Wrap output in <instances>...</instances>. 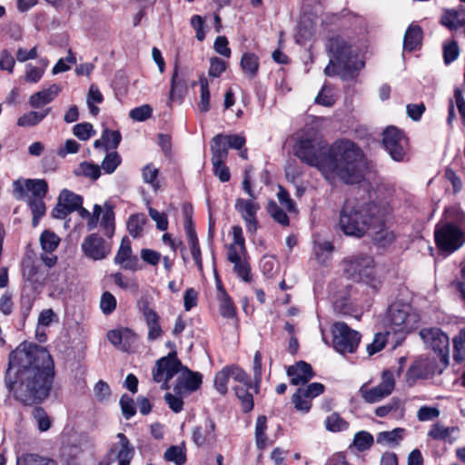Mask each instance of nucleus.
<instances>
[{
	"mask_svg": "<svg viewBox=\"0 0 465 465\" xmlns=\"http://www.w3.org/2000/svg\"><path fill=\"white\" fill-rule=\"evenodd\" d=\"M294 154L306 164L316 167L331 183L336 180L356 183L362 178V153L352 142L338 141L328 147L317 131L310 130L299 137Z\"/></svg>",
	"mask_w": 465,
	"mask_h": 465,
	"instance_id": "obj_1",
	"label": "nucleus"
},
{
	"mask_svg": "<svg viewBox=\"0 0 465 465\" xmlns=\"http://www.w3.org/2000/svg\"><path fill=\"white\" fill-rule=\"evenodd\" d=\"M54 362L49 352L34 344H21L9 355L6 389L25 405L44 401L50 393Z\"/></svg>",
	"mask_w": 465,
	"mask_h": 465,
	"instance_id": "obj_2",
	"label": "nucleus"
},
{
	"mask_svg": "<svg viewBox=\"0 0 465 465\" xmlns=\"http://www.w3.org/2000/svg\"><path fill=\"white\" fill-rule=\"evenodd\" d=\"M379 208L380 202L363 203L348 200L341 213V229L346 235L363 236L369 231Z\"/></svg>",
	"mask_w": 465,
	"mask_h": 465,
	"instance_id": "obj_3",
	"label": "nucleus"
},
{
	"mask_svg": "<svg viewBox=\"0 0 465 465\" xmlns=\"http://www.w3.org/2000/svg\"><path fill=\"white\" fill-rule=\"evenodd\" d=\"M327 48L331 54L329 64L324 73L329 75L337 74V67L346 71L360 70L364 64L357 59L358 48L348 44L343 38L332 37L329 39Z\"/></svg>",
	"mask_w": 465,
	"mask_h": 465,
	"instance_id": "obj_4",
	"label": "nucleus"
},
{
	"mask_svg": "<svg viewBox=\"0 0 465 465\" xmlns=\"http://www.w3.org/2000/svg\"><path fill=\"white\" fill-rule=\"evenodd\" d=\"M385 322L394 332H410L417 328L420 315L410 304L394 302L388 309Z\"/></svg>",
	"mask_w": 465,
	"mask_h": 465,
	"instance_id": "obj_5",
	"label": "nucleus"
},
{
	"mask_svg": "<svg viewBox=\"0 0 465 465\" xmlns=\"http://www.w3.org/2000/svg\"><path fill=\"white\" fill-rule=\"evenodd\" d=\"M343 271L349 278L362 282L374 289L380 284L374 261L371 256L360 254L345 260Z\"/></svg>",
	"mask_w": 465,
	"mask_h": 465,
	"instance_id": "obj_6",
	"label": "nucleus"
},
{
	"mask_svg": "<svg viewBox=\"0 0 465 465\" xmlns=\"http://www.w3.org/2000/svg\"><path fill=\"white\" fill-rule=\"evenodd\" d=\"M391 213V206L385 202H380V208L377 209L376 216L371 222V227L368 232L373 242L378 246H388L396 239L394 232L390 229L389 225Z\"/></svg>",
	"mask_w": 465,
	"mask_h": 465,
	"instance_id": "obj_7",
	"label": "nucleus"
},
{
	"mask_svg": "<svg viewBox=\"0 0 465 465\" xmlns=\"http://www.w3.org/2000/svg\"><path fill=\"white\" fill-rule=\"evenodd\" d=\"M435 242L438 248L448 253L460 249L465 242V235L460 227L445 223L438 224L434 232Z\"/></svg>",
	"mask_w": 465,
	"mask_h": 465,
	"instance_id": "obj_8",
	"label": "nucleus"
},
{
	"mask_svg": "<svg viewBox=\"0 0 465 465\" xmlns=\"http://www.w3.org/2000/svg\"><path fill=\"white\" fill-rule=\"evenodd\" d=\"M182 367L176 352L172 351L155 362L152 371L153 380L156 383H161L162 390H168L169 381L179 374Z\"/></svg>",
	"mask_w": 465,
	"mask_h": 465,
	"instance_id": "obj_9",
	"label": "nucleus"
},
{
	"mask_svg": "<svg viewBox=\"0 0 465 465\" xmlns=\"http://www.w3.org/2000/svg\"><path fill=\"white\" fill-rule=\"evenodd\" d=\"M332 345L341 354L353 353L359 346L361 335L342 322L332 325Z\"/></svg>",
	"mask_w": 465,
	"mask_h": 465,
	"instance_id": "obj_10",
	"label": "nucleus"
},
{
	"mask_svg": "<svg viewBox=\"0 0 465 465\" xmlns=\"http://www.w3.org/2000/svg\"><path fill=\"white\" fill-rule=\"evenodd\" d=\"M395 387V380L393 373L385 370L381 374V381L375 387L369 388L367 384H363L360 388L361 398L368 403H376L389 396Z\"/></svg>",
	"mask_w": 465,
	"mask_h": 465,
	"instance_id": "obj_11",
	"label": "nucleus"
},
{
	"mask_svg": "<svg viewBox=\"0 0 465 465\" xmlns=\"http://www.w3.org/2000/svg\"><path fill=\"white\" fill-rule=\"evenodd\" d=\"M14 195L17 200L44 199L48 192V184L44 179H17L13 182Z\"/></svg>",
	"mask_w": 465,
	"mask_h": 465,
	"instance_id": "obj_12",
	"label": "nucleus"
},
{
	"mask_svg": "<svg viewBox=\"0 0 465 465\" xmlns=\"http://www.w3.org/2000/svg\"><path fill=\"white\" fill-rule=\"evenodd\" d=\"M383 145L394 161H402L407 152L408 140L401 131L391 126L383 132Z\"/></svg>",
	"mask_w": 465,
	"mask_h": 465,
	"instance_id": "obj_13",
	"label": "nucleus"
},
{
	"mask_svg": "<svg viewBox=\"0 0 465 465\" xmlns=\"http://www.w3.org/2000/svg\"><path fill=\"white\" fill-rule=\"evenodd\" d=\"M421 339L440 356V360L448 363L450 352L449 337L437 328L423 329L420 331Z\"/></svg>",
	"mask_w": 465,
	"mask_h": 465,
	"instance_id": "obj_14",
	"label": "nucleus"
},
{
	"mask_svg": "<svg viewBox=\"0 0 465 465\" xmlns=\"http://www.w3.org/2000/svg\"><path fill=\"white\" fill-rule=\"evenodd\" d=\"M230 378L243 385L250 383L248 374L240 366L235 364L224 366L214 377V387L222 395L227 393Z\"/></svg>",
	"mask_w": 465,
	"mask_h": 465,
	"instance_id": "obj_15",
	"label": "nucleus"
},
{
	"mask_svg": "<svg viewBox=\"0 0 465 465\" xmlns=\"http://www.w3.org/2000/svg\"><path fill=\"white\" fill-rule=\"evenodd\" d=\"M324 391V385L312 382L305 388H299L292 397V402L298 411L308 412L312 408V400Z\"/></svg>",
	"mask_w": 465,
	"mask_h": 465,
	"instance_id": "obj_16",
	"label": "nucleus"
},
{
	"mask_svg": "<svg viewBox=\"0 0 465 465\" xmlns=\"http://www.w3.org/2000/svg\"><path fill=\"white\" fill-rule=\"evenodd\" d=\"M234 208L245 222L247 232L251 233L255 232L258 227L256 214L261 209L256 199L237 198Z\"/></svg>",
	"mask_w": 465,
	"mask_h": 465,
	"instance_id": "obj_17",
	"label": "nucleus"
},
{
	"mask_svg": "<svg viewBox=\"0 0 465 465\" xmlns=\"http://www.w3.org/2000/svg\"><path fill=\"white\" fill-rule=\"evenodd\" d=\"M84 253L94 260L104 259L111 252V246L101 236L92 233L84 238L82 243Z\"/></svg>",
	"mask_w": 465,
	"mask_h": 465,
	"instance_id": "obj_18",
	"label": "nucleus"
},
{
	"mask_svg": "<svg viewBox=\"0 0 465 465\" xmlns=\"http://www.w3.org/2000/svg\"><path fill=\"white\" fill-rule=\"evenodd\" d=\"M137 307L139 312L143 314L148 328L147 339L149 341H154L160 338L163 334V331L160 326V317L157 312L150 307L148 301L145 299H141L137 302Z\"/></svg>",
	"mask_w": 465,
	"mask_h": 465,
	"instance_id": "obj_19",
	"label": "nucleus"
},
{
	"mask_svg": "<svg viewBox=\"0 0 465 465\" xmlns=\"http://www.w3.org/2000/svg\"><path fill=\"white\" fill-rule=\"evenodd\" d=\"M116 439L117 442L109 450V457L117 461L118 465H129L134 455V449L124 433H118Z\"/></svg>",
	"mask_w": 465,
	"mask_h": 465,
	"instance_id": "obj_20",
	"label": "nucleus"
},
{
	"mask_svg": "<svg viewBox=\"0 0 465 465\" xmlns=\"http://www.w3.org/2000/svg\"><path fill=\"white\" fill-rule=\"evenodd\" d=\"M202 383V375L190 371L187 367H182L176 378L173 391L176 394L192 392L196 391Z\"/></svg>",
	"mask_w": 465,
	"mask_h": 465,
	"instance_id": "obj_21",
	"label": "nucleus"
},
{
	"mask_svg": "<svg viewBox=\"0 0 465 465\" xmlns=\"http://www.w3.org/2000/svg\"><path fill=\"white\" fill-rule=\"evenodd\" d=\"M192 438L198 447L213 445L216 440L214 421L209 418L205 419L193 430Z\"/></svg>",
	"mask_w": 465,
	"mask_h": 465,
	"instance_id": "obj_22",
	"label": "nucleus"
},
{
	"mask_svg": "<svg viewBox=\"0 0 465 465\" xmlns=\"http://www.w3.org/2000/svg\"><path fill=\"white\" fill-rule=\"evenodd\" d=\"M287 375L291 379V383L294 386L307 383L314 373L311 365L305 361H299L287 369Z\"/></svg>",
	"mask_w": 465,
	"mask_h": 465,
	"instance_id": "obj_23",
	"label": "nucleus"
},
{
	"mask_svg": "<svg viewBox=\"0 0 465 465\" xmlns=\"http://www.w3.org/2000/svg\"><path fill=\"white\" fill-rule=\"evenodd\" d=\"M107 338L112 344L124 351H127L136 341L135 333L128 328L112 330L107 333Z\"/></svg>",
	"mask_w": 465,
	"mask_h": 465,
	"instance_id": "obj_24",
	"label": "nucleus"
},
{
	"mask_svg": "<svg viewBox=\"0 0 465 465\" xmlns=\"http://www.w3.org/2000/svg\"><path fill=\"white\" fill-rule=\"evenodd\" d=\"M61 92L58 84H52L46 89L33 94L29 97V104L31 107L38 109L51 103Z\"/></svg>",
	"mask_w": 465,
	"mask_h": 465,
	"instance_id": "obj_25",
	"label": "nucleus"
},
{
	"mask_svg": "<svg viewBox=\"0 0 465 465\" xmlns=\"http://www.w3.org/2000/svg\"><path fill=\"white\" fill-rule=\"evenodd\" d=\"M187 93V84L183 75L179 74L175 67L171 80V90L169 94V104L172 102H181Z\"/></svg>",
	"mask_w": 465,
	"mask_h": 465,
	"instance_id": "obj_26",
	"label": "nucleus"
},
{
	"mask_svg": "<svg viewBox=\"0 0 465 465\" xmlns=\"http://www.w3.org/2000/svg\"><path fill=\"white\" fill-rule=\"evenodd\" d=\"M217 299L221 315L224 318H232L235 315V306L219 280H217Z\"/></svg>",
	"mask_w": 465,
	"mask_h": 465,
	"instance_id": "obj_27",
	"label": "nucleus"
},
{
	"mask_svg": "<svg viewBox=\"0 0 465 465\" xmlns=\"http://www.w3.org/2000/svg\"><path fill=\"white\" fill-rule=\"evenodd\" d=\"M422 30L418 25H411L405 32L403 48L411 52L421 45Z\"/></svg>",
	"mask_w": 465,
	"mask_h": 465,
	"instance_id": "obj_28",
	"label": "nucleus"
},
{
	"mask_svg": "<svg viewBox=\"0 0 465 465\" xmlns=\"http://www.w3.org/2000/svg\"><path fill=\"white\" fill-rule=\"evenodd\" d=\"M405 435V429L396 428L392 430L379 432L376 435V441L381 445L397 446L404 439Z\"/></svg>",
	"mask_w": 465,
	"mask_h": 465,
	"instance_id": "obj_29",
	"label": "nucleus"
},
{
	"mask_svg": "<svg viewBox=\"0 0 465 465\" xmlns=\"http://www.w3.org/2000/svg\"><path fill=\"white\" fill-rule=\"evenodd\" d=\"M23 277L29 282L35 289L41 287L45 282V273L34 264L25 263L23 268Z\"/></svg>",
	"mask_w": 465,
	"mask_h": 465,
	"instance_id": "obj_30",
	"label": "nucleus"
},
{
	"mask_svg": "<svg viewBox=\"0 0 465 465\" xmlns=\"http://www.w3.org/2000/svg\"><path fill=\"white\" fill-rule=\"evenodd\" d=\"M212 162L220 163L224 162L228 155V146L223 141V134L215 135L212 140Z\"/></svg>",
	"mask_w": 465,
	"mask_h": 465,
	"instance_id": "obj_31",
	"label": "nucleus"
},
{
	"mask_svg": "<svg viewBox=\"0 0 465 465\" xmlns=\"http://www.w3.org/2000/svg\"><path fill=\"white\" fill-rule=\"evenodd\" d=\"M132 256L131 242L127 237L122 239L119 250L114 257V262L124 269H131L130 259Z\"/></svg>",
	"mask_w": 465,
	"mask_h": 465,
	"instance_id": "obj_32",
	"label": "nucleus"
},
{
	"mask_svg": "<svg viewBox=\"0 0 465 465\" xmlns=\"http://www.w3.org/2000/svg\"><path fill=\"white\" fill-rule=\"evenodd\" d=\"M454 104L457 106L460 115L461 117L462 123L465 125V99L462 95V92L456 88L454 91V101L450 102L449 105V115H448V124H450L455 117L454 114Z\"/></svg>",
	"mask_w": 465,
	"mask_h": 465,
	"instance_id": "obj_33",
	"label": "nucleus"
},
{
	"mask_svg": "<svg viewBox=\"0 0 465 465\" xmlns=\"http://www.w3.org/2000/svg\"><path fill=\"white\" fill-rule=\"evenodd\" d=\"M241 67L249 78H253L259 69L258 56L252 53H245L241 58Z\"/></svg>",
	"mask_w": 465,
	"mask_h": 465,
	"instance_id": "obj_34",
	"label": "nucleus"
},
{
	"mask_svg": "<svg viewBox=\"0 0 465 465\" xmlns=\"http://www.w3.org/2000/svg\"><path fill=\"white\" fill-rule=\"evenodd\" d=\"M101 227L105 236L111 238L114 233V213L111 205L105 204L102 211Z\"/></svg>",
	"mask_w": 465,
	"mask_h": 465,
	"instance_id": "obj_35",
	"label": "nucleus"
},
{
	"mask_svg": "<svg viewBox=\"0 0 465 465\" xmlns=\"http://www.w3.org/2000/svg\"><path fill=\"white\" fill-rule=\"evenodd\" d=\"M59 203H63V204L71 212H74L76 211L77 208L80 207V205H82L83 203V198L78 195V194H75L74 193L67 190V189H64L59 196Z\"/></svg>",
	"mask_w": 465,
	"mask_h": 465,
	"instance_id": "obj_36",
	"label": "nucleus"
},
{
	"mask_svg": "<svg viewBox=\"0 0 465 465\" xmlns=\"http://www.w3.org/2000/svg\"><path fill=\"white\" fill-rule=\"evenodd\" d=\"M147 219L143 213H136L130 216L127 222V229L129 233L134 237H140L143 234V226Z\"/></svg>",
	"mask_w": 465,
	"mask_h": 465,
	"instance_id": "obj_37",
	"label": "nucleus"
},
{
	"mask_svg": "<svg viewBox=\"0 0 465 465\" xmlns=\"http://www.w3.org/2000/svg\"><path fill=\"white\" fill-rule=\"evenodd\" d=\"M50 108L43 112L31 111L20 116L17 120V124L22 127L34 126L39 124L48 114Z\"/></svg>",
	"mask_w": 465,
	"mask_h": 465,
	"instance_id": "obj_38",
	"label": "nucleus"
},
{
	"mask_svg": "<svg viewBox=\"0 0 465 465\" xmlns=\"http://www.w3.org/2000/svg\"><path fill=\"white\" fill-rule=\"evenodd\" d=\"M164 459L175 465H183L186 461V451L183 446L173 445L169 447L164 454Z\"/></svg>",
	"mask_w": 465,
	"mask_h": 465,
	"instance_id": "obj_39",
	"label": "nucleus"
},
{
	"mask_svg": "<svg viewBox=\"0 0 465 465\" xmlns=\"http://www.w3.org/2000/svg\"><path fill=\"white\" fill-rule=\"evenodd\" d=\"M251 382L248 385L237 386L234 388L235 394L241 401L242 409L244 412H248L253 408L252 394L248 391Z\"/></svg>",
	"mask_w": 465,
	"mask_h": 465,
	"instance_id": "obj_40",
	"label": "nucleus"
},
{
	"mask_svg": "<svg viewBox=\"0 0 465 465\" xmlns=\"http://www.w3.org/2000/svg\"><path fill=\"white\" fill-rule=\"evenodd\" d=\"M44 199H27V203L33 214L32 225L36 227L40 219L45 214L46 208Z\"/></svg>",
	"mask_w": 465,
	"mask_h": 465,
	"instance_id": "obj_41",
	"label": "nucleus"
},
{
	"mask_svg": "<svg viewBox=\"0 0 465 465\" xmlns=\"http://www.w3.org/2000/svg\"><path fill=\"white\" fill-rule=\"evenodd\" d=\"M266 429L267 419L265 416L261 415L257 418L255 425V440L259 449H264L267 445Z\"/></svg>",
	"mask_w": 465,
	"mask_h": 465,
	"instance_id": "obj_42",
	"label": "nucleus"
},
{
	"mask_svg": "<svg viewBox=\"0 0 465 465\" xmlns=\"http://www.w3.org/2000/svg\"><path fill=\"white\" fill-rule=\"evenodd\" d=\"M373 441V436L370 432L361 430L354 435L353 446L359 451H365L372 446Z\"/></svg>",
	"mask_w": 465,
	"mask_h": 465,
	"instance_id": "obj_43",
	"label": "nucleus"
},
{
	"mask_svg": "<svg viewBox=\"0 0 465 465\" xmlns=\"http://www.w3.org/2000/svg\"><path fill=\"white\" fill-rule=\"evenodd\" d=\"M60 242V238L50 231H45L40 236V243L43 250L46 252H53Z\"/></svg>",
	"mask_w": 465,
	"mask_h": 465,
	"instance_id": "obj_44",
	"label": "nucleus"
},
{
	"mask_svg": "<svg viewBox=\"0 0 465 465\" xmlns=\"http://www.w3.org/2000/svg\"><path fill=\"white\" fill-rule=\"evenodd\" d=\"M77 175H83L84 177L96 180L101 175V168L99 165L84 162L81 163L78 168L75 170Z\"/></svg>",
	"mask_w": 465,
	"mask_h": 465,
	"instance_id": "obj_45",
	"label": "nucleus"
},
{
	"mask_svg": "<svg viewBox=\"0 0 465 465\" xmlns=\"http://www.w3.org/2000/svg\"><path fill=\"white\" fill-rule=\"evenodd\" d=\"M453 358L458 362H465V328L453 339Z\"/></svg>",
	"mask_w": 465,
	"mask_h": 465,
	"instance_id": "obj_46",
	"label": "nucleus"
},
{
	"mask_svg": "<svg viewBox=\"0 0 465 465\" xmlns=\"http://www.w3.org/2000/svg\"><path fill=\"white\" fill-rule=\"evenodd\" d=\"M348 422L345 421L339 414L332 413L327 417L325 427L328 430L338 432L345 430L348 428Z\"/></svg>",
	"mask_w": 465,
	"mask_h": 465,
	"instance_id": "obj_47",
	"label": "nucleus"
},
{
	"mask_svg": "<svg viewBox=\"0 0 465 465\" xmlns=\"http://www.w3.org/2000/svg\"><path fill=\"white\" fill-rule=\"evenodd\" d=\"M199 83L201 85V96H200V102L198 104V107L202 113H206L210 109L209 84H208V81L205 77H201Z\"/></svg>",
	"mask_w": 465,
	"mask_h": 465,
	"instance_id": "obj_48",
	"label": "nucleus"
},
{
	"mask_svg": "<svg viewBox=\"0 0 465 465\" xmlns=\"http://www.w3.org/2000/svg\"><path fill=\"white\" fill-rule=\"evenodd\" d=\"M158 173L159 170L152 163L146 164L142 171L143 182L151 184L155 191L160 187L157 181Z\"/></svg>",
	"mask_w": 465,
	"mask_h": 465,
	"instance_id": "obj_49",
	"label": "nucleus"
},
{
	"mask_svg": "<svg viewBox=\"0 0 465 465\" xmlns=\"http://www.w3.org/2000/svg\"><path fill=\"white\" fill-rule=\"evenodd\" d=\"M16 465H56L53 460L45 459L35 454H26L17 459Z\"/></svg>",
	"mask_w": 465,
	"mask_h": 465,
	"instance_id": "obj_50",
	"label": "nucleus"
},
{
	"mask_svg": "<svg viewBox=\"0 0 465 465\" xmlns=\"http://www.w3.org/2000/svg\"><path fill=\"white\" fill-rule=\"evenodd\" d=\"M121 163V157L116 152L108 153L102 162L101 167L106 173H113Z\"/></svg>",
	"mask_w": 465,
	"mask_h": 465,
	"instance_id": "obj_51",
	"label": "nucleus"
},
{
	"mask_svg": "<svg viewBox=\"0 0 465 465\" xmlns=\"http://www.w3.org/2000/svg\"><path fill=\"white\" fill-rule=\"evenodd\" d=\"M33 417L41 431H46L51 427V420L42 407H35L33 410Z\"/></svg>",
	"mask_w": 465,
	"mask_h": 465,
	"instance_id": "obj_52",
	"label": "nucleus"
},
{
	"mask_svg": "<svg viewBox=\"0 0 465 465\" xmlns=\"http://www.w3.org/2000/svg\"><path fill=\"white\" fill-rule=\"evenodd\" d=\"M333 250L332 244L324 241L322 242H317L314 245V252L318 259V261L322 263H324L331 256Z\"/></svg>",
	"mask_w": 465,
	"mask_h": 465,
	"instance_id": "obj_53",
	"label": "nucleus"
},
{
	"mask_svg": "<svg viewBox=\"0 0 465 465\" xmlns=\"http://www.w3.org/2000/svg\"><path fill=\"white\" fill-rule=\"evenodd\" d=\"M233 271L236 272L237 276L242 279L243 282H251V268L245 258L239 260L238 262H232Z\"/></svg>",
	"mask_w": 465,
	"mask_h": 465,
	"instance_id": "obj_54",
	"label": "nucleus"
},
{
	"mask_svg": "<svg viewBox=\"0 0 465 465\" xmlns=\"http://www.w3.org/2000/svg\"><path fill=\"white\" fill-rule=\"evenodd\" d=\"M74 134L82 141H86L95 134L93 125L90 123H81L74 126Z\"/></svg>",
	"mask_w": 465,
	"mask_h": 465,
	"instance_id": "obj_55",
	"label": "nucleus"
},
{
	"mask_svg": "<svg viewBox=\"0 0 465 465\" xmlns=\"http://www.w3.org/2000/svg\"><path fill=\"white\" fill-rule=\"evenodd\" d=\"M102 139L105 143V150L115 149L121 142V134L118 131L104 129Z\"/></svg>",
	"mask_w": 465,
	"mask_h": 465,
	"instance_id": "obj_56",
	"label": "nucleus"
},
{
	"mask_svg": "<svg viewBox=\"0 0 465 465\" xmlns=\"http://www.w3.org/2000/svg\"><path fill=\"white\" fill-rule=\"evenodd\" d=\"M315 102L316 104L324 106H332L335 103V97L332 89L324 85L319 94L316 96Z\"/></svg>",
	"mask_w": 465,
	"mask_h": 465,
	"instance_id": "obj_57",
	"label": "nucleus"
},
{
	"mask_svg": "<svg viewBox=\"0 0 465 465\" xmlns=\"http://www.w3.org/2000/svg\"><path fill=\"white\" fill-rule=\"evenodd\" d=\"M453 428L444 427L441 424L435 423L432 425L428 435L433 440H446L450 437Z\"/></svg>",
	"mask_w": 465,
	"mask_h": 465,
	"instance_id": "obj_58",
	"label": "nucleus"
},
{
	"mask_svg": "<svg viewBox=\"0 0 465 465\" xmlns=\"http://www.w3.org/2000/svg\"><path fill=\"white\" fill-rule=\"evenodd\" d=\"M268 212L271 216L280 224L283 226H287L289 224L288 215L275 203H269Z\"/></svg>",
	"mask_w": 465,
	"mask_h": 465,
	"instance_id": "obj_59",
	"label": "nucleus"
},
{
	"mask_svg": "<svg viewBox=\"0 0 465 465\" xmlns=\"http://www.w3.org/2000/svg\"><path fill=\"white\" fill-rule=\"evenodd\" d=\"M388 334L389 331H386L385 333L379 332L375 334L372 342L367 346V351L369 355H373L384 348L387 341L386 336Z\"/></svg>",
	"mask_w": 465,
	"mask_h": 465,
	"instance_id": "obj_60",
	"label": "nucleus"
},
{
	"mask_svg": "<svg viewBox=\"0 0 465 465\" xmlns=\"http://www.w3.org/2000/svg\"><path fill=\"white\" fill-rule=\"evenodd\" d=\"M116 307V299L109 292H104L102 294L100 301V308L104 314H111Z\"/></svg>",
	"mask_w": 465,
	"mask_h": 465,
	"instance_id": "obj_61",
	"label": "nucleus"
},
{
	"mask_svg": "<svg viewBox=\"0 0 465 465\" xmlns=\"http://www.w3.org/2000/svg\"><path fill=\"white\" fill-rule=\"evenodd\" d=\"M149 216L155 222L156 227L160 231H166L168 229V219L164 213H160L153 207L148 209Z\"/></svg>",
	"mask_w": 465,
	"mask_h": 465,
	"instance_id": "obj_62",
	"label": "nucleus"
},
{
	"mask_svg": "<svg viewBox=\"0 0 465 465\" xmlns=\"http://www.w3.org/2000/svg\"><path fill=\"white\" fill-rule=\"evenodd\" d=\"M152 112V107L148 104H144L131 110L129 116L134 121L143 122L151 117Z\"/></svg>",
	"mask_w": 465,
	"mask_h": 465,
	"instance_id": "obj_63",
	"label": "nucleus"
},
{
	"mask_svg": "<svg viewBox=\"0 0 465 465\" xmlns=\"http://www.w3.org/2000/svg\"><path fill=\"white\" fill-rule=\"evenodd\" d=\"M459 47L455 41H450L443 45V57L445 64H450L457 59Z\"/></svg>",
	"mask_w": 465,
	"mask_h": 465,
	"instance_id": "obj_64",
	"label": "nucleus"
}]
</instances>
